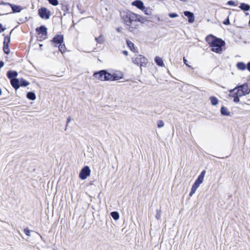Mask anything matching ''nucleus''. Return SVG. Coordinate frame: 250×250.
Segmentation results:
<instances>
[{
    "label": "nucleus",
    "instance_id": "obj_26",
    "mask_svg": "<svg viewBox=\"0 0 250 250\" xmlns=\"http://www.w3.org/2000/svg\"><path fill=\"white\" fill-rule=\"evenodd\" d=\"M110 215L115 220H117L119 218V214L117 211H114L110 213Z\"/></svg>",
    "mask_w": 250,
    "mask_h": 250
},
{
    "label": "nucleus",
    "instance_id": "obj_36",
    "mask_svg": "<svg viewBox=\"0 0 250 250\" xmlns=\"http://www.w3.org/2000/svg\"><path fill=\"white\" fill-rule=\"evenodd\" d=\"M164 122L162 120H158L157 123V125L158 128H161L164 126Z\"/></svg>",
    "mask_w": 250,
    "mask_h": 250
},
{
    "label": "nucleus",
    "instance_id": "obj_4",
    "mask_svg": "<svg viewBox=\"0 0 250 250\" xmlns=\"http://www.w3.org/2000/svg\"><path fill=\"white\" fill-rule=\"evenodd\" d=\"M110 76V73L105 69L96 71L93 75V77L102 81H108Z\"/></svg>",
    "mask_w": 250,
    "mask_h": 250
},
{
    "label": "nucleus",
    "instance_id": "obj_9",
    "mask_svg": "<svg viewBox=\"0 0 250 250\" xmlns=\"http://www.w3.org/2000/svg\"><path fill=\"white\" fill-rule=\"evenodd\" d=\"M110 76L109 77V81H115L119 80L123 77V74L122 72L119 71L111 74L110 73Z\"/></svg>",
    "mask_w": 250,
    "mask_h": 250
},
{
    "label": "nucleus",
    "instance_id": "obj_24",
    "mask_svg": "<svg viewBox=\"0 0 250 250\" xmlns=\"http://www.w3.org/2000/svg\"><path fill=\"white\" fill-rule=\"evenodd\" d=\"M59 48V51L62 53V54H63V53L66 51V47L64 43H61L57 46Z\"/></svg>",
    "mask_w": 250,
    "mask_h": 250
},
{
    "label": "nucleus",
    "instance_id": "obj_18",
    "mask_svg": "<svg viewBox=\"0 0 250 250\" xmlns=\"http://www.w3.org/2000/svg\"><path fill=\"white\" fill-rule=\"evenodd\" d=\"M239 7L244 11H248L250 10V5L245 3H241Z\"/></svg>",
    "mask_w": 250,
    "mask_h": 250
},
{
    "label": "nucleus",
    "instance_id": "obj_30",
    "mask_svg": "<svg viewBox=\"0 0 250 250\" xmlns=\"http://www.w3.org/2000/svg\"><path fill=\"white\" fill-rule=\"evenodd\" d=\"M126 44L127 46L130 48L131 51L135 50L134 44L129 40L126 41Z\"/></svg>",
    "mask_w": 250,
    "mask_h": 250
},
{
    "label": "nucleus",
    "instance_id": "obj_48",
    "mask_svg": "<svg viewBox=\"0 0 250 250\" xmlns=\"http://www.w3.org/2000/svg\"><path fill=\"white\" fill-rule=\"evenodd\" d=\"M71 121V118L70 117H69L67 119V122H66V126H67L68 123Z\"/></svg>",
    "mask_w": 250,
    "mask_h": 250
},
{
    "label": "nucleus",
    "instance_id": "obj_34",
    "mask_svg": "<svg viewBox=\"0 0 250 250\" xmlns=\"http://www.w3.org/2000/svg\"><path fill=\"white\" fill-rule=\"evenodd\" d=\"M48 2L53 5V6H57L59 4L58 0H47Z\"/></svg>",
    "mask_w": 250,
    "mask_h": 250
},
{
    "label": "nucleus",
    "instance_id": "obj_13",
    "mask_svg": "<svg viewBox=\"0 0 250 250\" xmlns=\"http://www.w3.org/2000/svg\"><path fill=\"white\" fill-rule=\"evenodd\" d=\"M132 5L136 6L140 10H145V6H144V3L140 0H136L132 2Z\"/></svg>",
    "mask_w": 250,
    "mask_h": 250
},
{
    "label": "nucleus",
    "instance_id": "obj_35",
    "mask_svg": "<svg viewBox=\"0 0 250 250\" xmlns=\"http://www.w3.org/2000/svg\"><path fill=\"white\" fill-rule=\"evenodd\" d=\"M237 90L236 92L237 94H238L239 97L246 95L245 93L243 91H242L240 88H237Z\"/></svg>",
    "mask_w": 250,
    "mask_h": 250
},
{
    "label": "nucleus",
    "instance_id": "obj_40",
    "mask_svg": "<svg viewBox=\"0 0 250 250\" xmlns=\"http://www.w3.org/2000/svg\"><path fill=\"white\" fill-rule=\"evenodd\" d=\"M223 23L225 25H229L230 24L229 17L228 18L223 22Z\"/></svg>",
    "mask_w": 250,
    "mask_h": 250
},
{
    "label": "nucleus",
    "instance_id": "obj_7",
    "mask_svg": "<svg viewBox=\"0 0 250 250\" xmlns=\"http://www.w3.org/2000/svg\"><path fill=\"white\" fill-rule=\"evenodd\" d=\"M90 169L88 166H84L82 169L81 170L79 177L81 180H85L87 177H88L90 174Z\"/></svg>",
    "mask_w": 250,
    "mask_h": 250
},
{
    "label": "nucleus",
    "instance_id": "obj_28",
    "mask_svg": "<svg viewBox=\"0 0 250 250\" xmlns=\"http://www.w3.org/2000/svg\"><path fill=\"white\" fill-rule=\"evenodd\" d=\"M95 40L97 43L100 44H102L104 42V37L102 35H101L97 38H95Z\"/></svg>",
    "mask_w": 250,
    "mask_h": 250
},
{
    "label": "nucleus",
    "instance_id": "obj_12",
    "mask_svg": "<svg viewBox=\"0 0 250 250\" xmlns=\"http://www.w3.org/2000/svg\"><path fill=\"white\" fill-rule=\"evenodd\" d=\"M18 72L15 70H10L7 72V77L11 81L16 79L18 76Z\"/></svg>",
    "mask_w": 250,
    "mask_h": 250
},
{
    "label": "nucleus",
    "instance_id": "obj_5",
    "mask_svg": "<svg viewBox=\"0 0 250 250\" xmlns=\"http://www.w3.org/2000/svg\"><path fill=\"white\" fill-rule=\"evenodd\" d=\"M133 63L142 66H145L147 64V59L142 55H138L137 57L132 58Z\"/></svg>",
    "mask_w": 250,
    "mask_h": 250
},
{
    "label": "nucleus",
    "instance_id": "obj_14",
    "mask_svg": "<svg viewBox=\"0 0 250 250\" xmlns=\"http://www.w3.org/2000/svg\"><path fill=\"white\" fill-rule=\"evenodd\" d=\"M238 88H240L242 91H243L246 95L248 94L250 92V88L248 83H245L241 85L237 86Z\"/></svg>",
    "mask_w": 250,
    "mask_h": 250
},
{
    "label": "nucleus",
    "instance_id": "obj_37",
    "mask_svg": "<svg viewBox=\"0 0 250 250\" xmlns=\"http://www.w3.org/2000/svg\"><path fill=\"white\" fill-rule=\"evenodd\" d=\"M168 16L171 18H175L178 16V15L176 13H169Z\"/></svg>",
    "mask_w": 250,
    "mask_h": 250
},
{
    "label": "nucleus",
    "instance_id": "obj_1",
    "mask_svg": "<svg viewBox=\"0 0 250 250\" xmlns=\"http://www.w3.org/2000/svg\"><path fill=\"white\" fill-rule=\"evenodd\" d=\"M206 41L208 43L209 46L211 47V50L218 54L222 53L223 47L226 44L224 41L212 34L207 36L206 38Z\"/></svg>",
    "mask_w": 250,
    "mask_h": 250
},
{
    "label": "nucleus",
    "instance_id": "obj_23",
    "mask_svg": "<svg viewBox=\"0 0 250 250\" xmlns=\"http://www.w3.org/2000/svg\"><path fill=\"white\" fill-rule=\"evenodd\" d=\"M20 87H26L29 84V82L23 78L20 79Z\"/></svg>",
    "mask_w": 250,
    "mask_h": 250
},
{
    "label": "nucleus",
    "instance_id": "obj_56",
    "mask_svg": "<svg viewBox=\"0 0 250 250\" xmlns=\"http://www.w3.org/2000/svg\"><path fill=\"white\" fill-rule=\"evenodd\" d=\"M117 31H118V32H120V29H119V28H118V29H117Z\"/></svg>",
    "mask_w": 250,
    "mask_h": 250
},
{
    "label": "nucleus",
    "instance_id": "obj_20",
    "mask_svg": "<svg viewBox=\"0 0 250 250\" xmlns=\"http://www.w3.org/2000/svg\"><path fill=\"white\" fill-rule=\"evenodd\" d=\"M154 61L157 65L163 67L164 66V63L162 59L159 57H155Z\"/></svg>",
    "mask_w": 250,
    "mask_h": 250
},
{
    "label": "nucleus",
    "instance_id": "obj_21",
    "mask_svg": "<svg viewBox=\"0 0 250 250\" xmlns=\"http://www.w3.org/2000/svg\"><path fill=\"white\" fill-rule=\"evenodd\" d=\"M26 98L31 101H34L36 98V96L34 92L30 91L27 92Z\"/></svg>",
    "mask_w": 250,
    "mask_h": 250
},
{
    "label": "nucleus",
    "instance_id": "obj_46",
    "mask_svg": "<svg viewBox=\"0 0 250 250\" xmlns=\"http://www.w3.org/2000/svg\"><path fill=\"white\" fill-rule=\"evenodd\" d=\"M183 61H184V62L185 64H186V65H187L189 67H190V65H188V63H187L188 61L185 58H184Z\"/></svg>",
    "mask_w": 250,
    "mask_h": 250
},
{
    "label": "nucleus",
    "instance_id": "obj_55",
    "mask_svg": "<svg viewBox=\"0 0 250 250\" xmlns=\"http://www.w3.org/2000/svg\"><path fill=\"white\" fill-rule=\"evenodd\" d=\"M1 93H2V91H1V89L0 88V95L1 94Z\"/></svg>",
    "mask_w": 250,
    "mask_h": 250
},
{
    "label": "nucleus",
    "instance_id": "obj_29",
    "mask_svg": "<svg viewBox=\"0 0 250 250\" xmlns=\"http://www.w3.org/2000/svg\"><path fill=\"white\" fill-rule=\"evenodd\" d=\"M232 97L233 98V102L234 103H238L240 101L239 96L236 92L234 93L232 95H231Z\"/></svg>",
    "mask_w": 250,
    "mask_h": 250
},
{
    "label": "nucleus",
    "instance_id": "obj_39",
    "mask_svg": "<svg viewBox=\"0 0 250 250\" xmlns=\"http://www.w3.org/2000/svg\"><path fill=\"white\" fill-rule=\"evenodd\" d=\"M30 230H29L27 228L24 229V233L28 236H30Z\"/></svg>",
    "mask_w": 250,
    "mask_h": 250
},
{
    "label": "nucleus",
    "instance_id": "obj_2",
    "mask_svg": "<svg viewBox=\"0 0 250 250\" xmlns=\"http://www.w3.org/2000/svg\"><path fill=\"white\" fill-rule=\"evenodd\" d=\"M121 17L124 23L129 26L130 31H132L133 27H130L131 24L134 22V18H135V14L132 13L130 11H123L121 13Z\"/></svg>",
    "mask_w": 250,
    "mask_h": 250
},
{
    "label": "nucleus",
    "instance_id": "obj_47",
    "mask_svg": "<svg viewBox=\"0 0 250 250\" xmlns=\"http://www.w3.org/2000/svg\"><path fill=\"white\" fill-rule=\"evenodd\" d=\"M4 65V63L2 61H0V68H2Z\"/></svg>",
    "mask_w": 250,
    "mask_h": 250
},
{
    "label": "nucleus",
    "instance_id": "obj_52",
    "mask_svg": "<svg viewBox=\"0 0 250 250\" xmlns=\"http://www.w3.org/2000/svg\"><path fill=\"white\" fill-rule=\"evenodd\" d=\"M40 45V49H41V50H42V47L43 46V45H42V44H40V45Z\"/></svg>",
    "mask_w": 250,
    "mask_h": 250
},
{
    "label": "nucleus",
    "instance_id": "obj_54",
    "mask_svg": "<svg viewBox=\"0 0 250 250\" xmlns=\"http://www.w3.org/2000/svg\"><path fill=\"white\" fill-rule=\"evenodd\" d=\"M9 13H6V14H0V16H1V15H7V14H9Z\"/></svg>",
    "mask_w": 250,
    "mask_h": 250
},
{
    "label": "nucleus",
    "instance_id": "obj_38",
    "mask_svg": "<svg viewBox=\"0 0 250 250\" xmlns=\"http://www.w3.org/2000/svg\"><path fill=\"white\" fill-rule=\"evenodd\" d=\"M143 10L144 11L145 14H146L147 15H149L151 13L150 10L148 9V8H147L146 7H145V10Z\"/></svg>",
    "mask_w": 250,
    "mask_h": 250
},
{
    "label": "nucleus",
    "instance_id": "obj_11",
    "mask_svg": "<svg viewBox=\"0 0 250 250\" xmlns=\"http://www.w3.org/2000/svg\"><path fill=\"white\" fill-rule=\"evenodd\" d=\"M183 13L185 16L188 18L189 23H192L194 21L195 17L192 12L189 11H185Z\"/></svg>",
    "mask_w": 250,
    "mask_h": 250
},
{
    "label": "nucleus",
    "instance_id": "obj_53",
    "mask_svg": "<svg viewBox=\"0 0 250 250\" xmlns=\"http://www.w3.org/2000/svg\"><path fill=\"white\" fill-rule=\"evenodd\" d=\"M93 182H94L93 181H91L90 182V183H89V185H93Z\"/></svg>",
    "mask_w": 250,
    "mask_h": 250
},
{
    "label": "nucleus",
    "instance_id": "obj_44",
    "mask_svg": "<svg viewBox=\"0 0 250 250\" xmlns=\"http://www.w3.org/2000/svg\"><path fill=\"white\" fill-rule=\"evenodd\" d=\"M6 28L5 27H3L2 24L0 23V33L3 32Z\"/></svg>",
    "mask_w": 250,
    "mask_h": 250
},
{
    "label": "nucleus",
    "instance_id": "obj_43",
    "mask_svg": "<svg viewBox=\"0 0 250 250\" xmlns=\"http://www.w3.org/2000/svg\"><path fill=\"white\" fill-rule=\"evenodd\" d=\"M19 20L21 23H24V22H26L28 21V19L27 17H25L24 19H20Z\"/></svg>",
    "mask_w": 250,
    "mask_h": 250
},
{
    "label": "nucleus",
    "instance_id": "obj_31",
    "mask_svg": "<svg viewBox=\"0 0 250 250\" xmlns=\"http://www.w3.org/2000/svg\"><path fill=\"white\" fill-rule=\"evenodd\" d=\"M3 51L5 54H9L10 53L9 45L3 44Z\"/></svg>",
    "mask_w": 250,
    "mask_h": 250
},
{
    "label": "nucleus",
    "instance_id": "obj_51",
    "mask_svg": "<svg viewBox=\"0 0 250 250\" xmlns=\"http://www.w3.org/2000/svg\"><path fill=\"white\" fill-rule=\"evenodd\" d=\"M8 3H5V2H1V4H3V5H8Z\"/></svg>",
    "mask_w": 250,
    "mask_h": 250
},
{
    "label": "nucleus",
    "instance_id": "obj_19",
    "mask_svg": "<svg viewBox=\"0 0 250 250\" xmlns=\"http://www.w3.org/2000/svg\"><path fill=\"white\" fill-rule=\"evenodd\" d=\"M13 29L10 32V35H11V34L12 33V31H13ZM3 36H4V41H3V44H6V45H9V43L10 42V35H7V36H6L4 34H3Z\"/></svg>",
    "mask_w": 250,
    "mask_h": 250
},
{
    "label": "nucleus",
    "instance_id": "obj_22",
    "mask_svg": "<svg viewBox=\"0 0 250 250\" xmlns=\"http://www.w3.org/2000/svg\"><path fill=\"white\" fill-rule=\"evenodd\" d=\"M247 64L242 62H238L236 64L237 68L240 70L243 71L246 69Z\"/></svg>",
    "mask_w": 250,
    "mask_h": 250
},
{
    "label": "nucleus",
    "instance_id": "obj_45",
    "mask_svg": "<svg viewBox=\"0 0 250 250\" xmlns=\"http://www.w3.org/2000/svg\"><path fill=\"white\" fill-rule=\"evenodd\" d=\"M246 69L250 72V62H248L247 64Z\"/></svg>",
    "mask_w": 250,
    "mask_h": 250
},
{
    "label": "nucleus",
    "instance_id": "obj_10",
    "mask_svg": "<svg viewBox=\"0 0 250 250\" xmlns=\"http://www.w3.org/2000/svg\"><path fill=\"white\" fill-rule=\"evenodd\" d=\"M36 31L39 35L41 34L42 36H46L47 35V28L45 25H41L36 28Z\"/></svg>",
    "mask_w": 250,
    "mask_h": 250
},
{
    "label": "nucleus",
    "instance_id": "obj_33",
    "mask_svg": "<svg viewBox=\"0 0 250 250\" xmlns=\"http://www.w3.org/2000/svg\"><path fill=\"white\" fill-rule=\"evenodd\" d=\"M156 212H157V213L155 215V217L157 220H160L161 219V213H162L161 210V209H157Z\"/></svg>",
    "mask_w": 250,
    "mask_h": 250
},
{
    "label": "nucleus",
    "instance_id": "obj_6",
    "mask_svg": "<svg viewBox=\"0 0 250 250\" xmlns=\"http://www.w3.org/2000/svg\"><path fill=\"white\" fill-rule=\"evenodd\" d=\"M38 14L42 19L45 20L49 19L51 15L50 11L44 7H41L38 10Z\"/></svg>",
    "mask_w": 250,
    "mask_h": 250
},
{
    "label": "nucleus",
    "instance_id": "obj_16",
    "mask_svg": "<svg viewBox=\"0 0 250 250\" xmlns=\"http://www.w3.org/2000/svg\"><path fill=\"white\" fill-rule=\"evenodd\" d=\"M9 5H10L12 10V13H19L20 12L22 8L20 5H15L11 3H8Z\"/></svg>",
    "mask_w": 250,
    "mask_h": 250
},
{
    "label": "nucleus",
    "instance_id": "obj_27",
    "mask_svg": "<svg viewBox=\"0 0 250 250\" xmlns=\"http://www.w3.org/2000/svg\"><path fill=\"white\" fill-rule=\"evenodd\" d=\"M211 104L213 105H216L218 103V99L214 96H211L209 98Z\"/></svg>",
    "mask_w": 250,
    "mask_h": 250
},
{
    "label": "nucleus",
    "instance_id": "obj_49",
    "mask_svg": "<svg viewBox=\"0 0 250 250\" xmlns=\"http://www.w3.org/2000/svg\"><path fill=\"white\" fill-rule=\"evenodd\" d=\"M122 52L125 55V56L128 55V51L126 50H123Z\"/></svg>",
    "mask_w": 250,
    "mask_h": 250
},
{
    "label": "nucleus",
    "instance_id": "obj_3",
    "mask_svg": "<svg viewBox=\"0 0 250 250\" xmlns=\"http://www.w3.org/2000/svg\"><path fill=\"white\" fill-rule=\"evenodd\" d=\"M206 172L205 170H203L198 176L194 184L192 185L191 190L189 194V196L190 197H191L193 195L198 188L199 187L200 185L203 183Z\"/></svg>",
    "mask_w": 250,
    "mask_h": 250
},
{
    "label": "nucleus",
    "instance_id": "obj_57",
    "mask_svg": "<svg viewBox=\"0 0 250 250\" xmlns=\"http://www.w3.org/2000/svg\"><path fill=\"white\" fill-rule=\"evenodd\" d=\"M249 15V13H246V15Z\"/></svg>",
    "mask_w": 250,
    "mask_h": 250
},
{
    "label": "nucleus",
    "instance_id": "obj_32",
    "mask_svg": "<svg viewBox=\"0 0 250 250\" xmlns=\"http://www.w3.org/2000/svg\"><path fill=\"white\" fill-rule=\"evenodd\" d=\"M62 10L64 12V13L63 14V16L65 15L66 12H68L69 10V7L66 4H62Z\"/></svg>",
    "mask_w": 250,
    "mask_h": 250
},
{
    "label": "nucleus",
    "instance_id": "obj_25",
    "mask_svg": "<svg viewBox=\"0 0 250 250\" xmlns=\"http://www.w3.org/2000/svg\"><path fill=\"white\" fill-rule=\"evenodd\" d=\"M134 22L136 21L143 22L144 21L145 19L141 16L135 14V18H134Z\"/></svg>",
    "mask_w": 250,
    "mask_h": 250
},
{
    "label": "nucleus",
    "instance_id": "obj_8",
    "mask_svg": "<svg viewBox=\"0 0 250 250\" xmlns=\"http://www.w3.org/2000/svg\"><path fill=\"white\" fill-rule=\"evenodd\" d=\"M51 42L53 43V46L57 47V46L64 42V37L63 35L57 34L55 35L52 39Z\"/></svg>",
    "mask_w": 250,
    "mask_h": 250
},
{
    "label": "nucleus",
    "instance_id": "obj_15",
    "mask_svg": "<svg viewBox=\"0 0 250 250\" xmlns=\"http://www.w3.org/2000/svg\"><path fill=\"white\" fill-rule=\"evenodd\" d=\"M20 79L16 78L14 80H12L10 81V83L12 86L17 90L20 87Z\"/></svg>",
    "mask_w": 250,
    "mask_h": 250
},
{
    "label": "nucleus",
    "instance_id": "obj_50",
    "mask_svg": "<svg viewBox=\"0 0 250 250\" xmlns=\"http://www.w3.org/2000/svg\"><path fill=\"white\" fill-rule=\"evenodd\" d=\"M42 36H40V37H39V38H40V40H40V41H42V40L45 39V38H42Z\"/></svg>",
    "mask_w": 250,
    "mask_h": 250
},
{
    "label": "nucleus",
    "instance_id": "obj_42",
    "mask_svg": "<svg viewBox=\"0 0 250 250\" xmlns=\"http://www.w3.org/2000/svg\"><path fill=\"white\" fill-rule=\"evenodd\" d=\"M237 88H238L237 86L235 88H234V89H231V90H229V92H230V93H229V96H231V95H232L234 93H235V92H234V91H235V90L236 89H237Z\"/></svg>",
    "mask_w": 250,
    "mask_h": 250
},
{
    "label": "nucleus",
    "instance_id": "obj_17",
    "mask_svg": "<svg viewBox=\"0 0 250 250\" xmlns=\"http://www.w3.org/2000/svg\"><path fill=\"white\" fill-rule=\"evenodd\" d=\"M220 112L222 115L225 116H229L230 114V112L228 110V108L224 106L221 107Z\"/></svg>",
    "mask_w": 250,
    "mask_h": 250
},
{
    "label": "nucleus",
    "instance_id": "obj_41",
    "mask_svg": "<svg viewBox=\"0 0 250 250\" xmlns=\"http://www.w3.org/2000/svg\"><path fill=\"white\" fill-rule=\"evenodd\" d=\"M227 4L231 6H236V5L235 4V2L233 0H229L227 2Z\"/></svg>",
    "mask_w": 250,
    "mask_h": 250
}]
</instances>
